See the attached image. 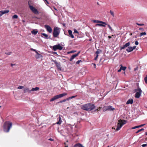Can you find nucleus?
<instances>
[{"mask_svg":"<svg viewBox=\"0 0 147 147\" xmlns=\"http://www.w3.org/2000/svg\"><path fill=\"white\" fill-rule=\"evenodd\" d=\"M46 1V2L47 3L49 4V2L47 1Z\"/></svg>","mask_w":147,"mask_h":147,"instance_id":"56","label":"nucleus"},{"mask_svg":"<svg viewBox=\"0 0 147 147\" xmlns=\"http://www.w3.org/2000/svg\"><path fill=\"white\" fill-rule=\"evenodd\" d=\"M80 53V51H79L76 54L73 55H72L69 59V61H71L75 57L78 55Z\"/></svg>","mask_w":147,"mask_h":147,"instance_id":"13","label":"nucleus"},{"mask_svg":"<svg viewBox=\"0 0 147 147\" xmlns=\"http://www.w3.org/2000/svg\"><path fill=\"white\" fill-rule=\"evenodd\" d=\"M29 8L32 11V12L36 14H39V12L33 6L30 5L29 4Z\"/></svg>","mask_w":147,"mask_h":147,"instance_id":"8","label":"nucleus"},{"mask_svg":"<svg viewBox=\"0 0 147 147\" xmlns=\"http://www.w3.org/2000/svg\"><path fill=\"white\" fill-rule=\"evenodd\" d=\"M31 92V90H29L28 88H25L24 90V93H30Z\"/></svg>","mask_w":147,"mask_h":147,"instance_id":"18","label":"nucleus"},{"mask_svg":"<svg viewBox=\"0 0 147 147\" xmlns=\"http://www.w3.org/2000/svg\"><path fill=\"white\" fill-rule=\"evenodd\" d=\"M67 94V93H62V94H59V95H58V98H61V97H63V96H66Z\"/></svg>","mask_w":147,"mask_h":147,"instance_id":"20","label":"nucleus"},{"mask_svg":"<svg viewBox=\"0 0 147 147\" xmlns=\"http://www.w3.org/2000/svg\"><path fill=\"white\" fill-rule=\"evenodd\" d=\"M68 32L69 34V35L72 38H74V36L72 34V31L71 30H69L68 31Z\"/></svg>","mask_w":147,"mask_h":147,"instance_id":"21","label":"nucleus"},{"mask_svg":"<svg viewBox=\"0 0 147 147\" xmlns=\"http://www.w3.org/2000/svg\"><path fill=\"white\" fill-rule=\"evenodd\" d=\"M68 146H65V147H67Z\"/></svg>","mask_w":147,"mask_h":147,"instance_id":"60","label":"nucleus"},{"mask_svg":"<svg viewBox=\"0 0 147 147\" xmlns=\"http://www.w3.org/2000/svg\"><path fill=\"white\" fill-rule=\"evenodd\" d=\"M121 69L120 68V69H119L117 71H118V72H120V71H121Z\"/></svg>","mask_w":147,"mask_h":147,"instance_id":"50","label":"nucleus"},{"mask_svg":"<svg viewBox=\"0 0 147 147\" xmlns=\"http://www.w3.org/2000/svg\"><path fill=\"white\" fill-rule=\"evenodd\" d=\"M45 27L47 31L50 33H51L52 32V29L51 27L49 25H45Z\"/></svg>","mask_w":147,"mask_h":147,"instance_id":"10","label":"nucleus"},{"mask_svg":"<svg viewBox=\"0 0 147 147\" xmlns=\"http://www.w3.org/2000/svg\"><path fill=\"white\" fill-rule=\"evenodd\" d=\"M146 34V33L145 32L141 33L139 35L140 37H141L143 35H145Z\"/></svg>","mask_w":147,"mask_h":147,"instance_id":"28","label":"nucleus"},{"mask_svg":"<svg viewBox=\"0 0 147 147\" xmlns=\"http://www.w3.org/2000/svg\"><path fill=\"white\" fill-rule=\"evenodd\" d=\"M145 134L146 135H147V132H146L145 133Z\"/></svg>","mask_w":147,"mask_h":147,"instance_id":"57","label":"nucleus"},{"mask_svg":"<svg viewBox=\"0 0 147 147\" xmlns=\"http://www.w3.org/2000/svg\"><path fill=\"white\" fill-rule=\"evenodd\" d=\"M110 13L111 14V15L113 16V17H114V13L113 12V11H112L111 10L110 11Z\"/></svg>","mask_w":147,"mask_h":147,"instance_id":"35","label":"nucleus"},{"mask_svg":"<svg viewBox=\"0 0 147 147\" xmlns=\"http://www.w3.org/2000/svg\"><path fill=\"white\" fill-rule=\"evenodd\" d=\"M136 47V46H134L133 47H129L127 49L126 51L128 52H131L134 49H135Z\"/></svg>","mask_w":147,"mask_h":147,"instance_id":"12","label":"nucleus"},{"mask_svg":"<svg viewBox=\"0 0 147 147\" xmlns=\"http://www.w3.org/2000/svg\"><path fill=\"white\" fill-rule=\"evenodd\" d=\"M100 52H101V51L100 50H97L96 52V55H98Z\"/></svg>","mask_w":147,"mask_h":147,"instance_id":"33","label":"nucleus"},{"mask_svg":"<svg viewBox=\"0 0 147 147\" xmlns=\"http://www.w3.org/2000/svg\"><path fill=\"white\" fill-rule=\"evenodd\" d=\"M93 22L95 23H99L95 25L96 26H100L105 27L106 25H107V24L106 22L94 20H93Z\"/></svg>","mask_w":147,"mask_h":147,"instance_id":"4","label":"nucleus"},{"mask_svg":"<svg viewBox=\"0 0 147 147\" xmlns=\"http://www.w3.org/2000/svg\"><path fill=\"white\" fill-rule=\"evenodd\" d=\"M98 56V55H96V57H95V58L94 59V60H96L97 59Z\"/></svg>","mask_w":147,"mask_h":147,"instance_id":"43","label":"nucleus"},{"mask_svg":"<svg viewBox=\"0 0 147 147\" xmlns=\"http://www.w3.org/2000/svg\"><path fill=\"white\" fill-rule=\"evenodd\" d=\"M74 147H84L82 144H78L75 145Z\"/></svg>","mask_w":147,"mask_h":147,"instance_id":"25","label":"nucleus"},{"mask_svg":"<svg viewBox=\"0 0 147 147\" xmlns=\"http://www.w3.org/2000/svg\"><path fill=\"white\" fill-rule=\"evenodd\" d=\"M144 130V129H143V128H142L139 130H138L137 131H136V134H137L139 132H140V131H143Z\"/></svg>","mask_w":147,"mask_h":147,"instance_id":"32","label":"nucleus"},{"mask_svg":"<svg viewBox=\"0 0 147 147\" xmlns=\"http://www.w3.org/2000/svg\"><path fill=\"white\" fill-rule=\"evenodd\" d=\"M74 33L79 34V32L76 29L74 30Z\"/></svg>","mask_w":147,"mask_h":147,"instance_id":"44","label":"nucleus"},{"mask_svg":"<svg viewBox=\"0 0 147 147\" xmlns=\"http://www.w3.org/2000/svg\"><path fill=\"white\" fill-rule=\"evenodd\" d=\"M135 92H136L135 94V97L137 98H139L141 96L142 91L141 88L138 87L137 89L135 90Z\"/></svg>","mask_w":147,"mask_h":147,"instance_id":"5","label":"nucleus"},{"mask_svg":"<svg viewBox=\"0 0 147 147\" xmlns=\"http://www.w3.org/2000/svg\"><path fill=\"white\" fill-rule=\"evenodd\" d=\"M109 147V146H108L107 147Z\"/></svg>","mask_w":147,"mask_h":147,"instance_id":"63","label":"nucleus"},{"mask_svg":"<svg viewBox=\"0 0 147 147\" xmlns=\"http://www.w3.org/2000/svg\"><path fill=\"white\" fill-rule=\"evenodd\" d=\"M135 44L136 45H138L139 43L138 41H136L135 42Z\"/></svg>","mask_w":147,"mask_h":147,"instance_id":"46","label":"nucleus"},{"mask_svg":"<svg viewBox=\"0 0 147 147\" xmlns=\"http://www.w3.org/2000/svg\"><path fill=\"white\" fill-rule=\"evenodd\" d=\"M59 28L57 27H55L54 30L53 32V36L54 37H57L59 35L60 33Z\"/></svg>","mask_w":147,"mask_h":147,"instance_id":"6","label":"nucleus"},{"mask_svg":"<svg viewBox=\"0 0 147 147\" xmlns=\"http://www.w3.org/2000/svg\"><path fill=\"white\" fill-rule=\"evenodd\" d=\"M103 111H111L115 110V108L111 106L105 107L103 108Z\"/></svg>","mask_w":147,"mask_h":147,"instance_id":"7","label":"nucleus"},{"mask_svg":"<svg viewBox=\"0 0 147 147\" xmlns=\"http://www.w3.org/2000/svg\"><path fill=\"white\" fill-rule=\"evenodd\" d=\"M31 50L32 51H35L36 53V52H37V51H36V50L35 49H34L32 48H31Z\"/></svg>","mask_w":147,"mask_h":147,"instance_id":"45","label":"nucleus"},{"mask_svg":"<svg viewBox=\"0 0 147 147\" xmlns=\"http://www.w3.org/2000/svg\"><path fill=\"white\" fill-rule=\"evenodd\" d=\"M53 53L56 54L57 55H58V54H57V53L56 52H54Z\"/></svg>","mask_w":147,"mask_h":147,"instance_id":"53","label":"nucleus"},{"mask_svg":"<svg viewBox=\"0 0 147 147\" xmlns=\"http://www.w3.org/2000/svg\"><path fill=\"white\" fill-rule=\"evenodd\" d=\"M144 80L145 83L147 84V75L145 77Z\"/></svg>","mask_w":147,"mask_h":147,"instance_id":"36","label":"nucleus"},{"mask_svg":"<svg viewBox=\"0 0 147 147\" xmlns=\"http://www.w3.org/2000/svg\"><path fill=\"white\" fill-rule=\"evenodd\" d=\"M108 27L111 30V31H112L113 29H112V28L111 27V26H110V25L108 24Z\"/></svg>","mask_w":147,"mask_h":147,"instance_id":"39","label":"nucleus"},{"mask_svg":"<svg viewBox=\"0 0 147 147\" xmlns=\"http://www.w3.org/2000/svg\"><path fill=\"white\" fill-rule=\"evenodd\" d=\"M9 12L8 10H5L3 11H0V17L1 16L3 15L8 13Z\"/></svg>","mask_w":147,"mask_h":147,"instance_id":"14","label":"nucleus"},{"mask_svg":"<svg viewBox=\"0 0 147 147\" xmlns=\"http://www.w3.org/2000/svg\"><path fill=\"white\" fill-rule=\"evenodd\" d=\"M108 38H111V37L110 36H108Z\"/></svg>","mask_w":147,"mask_h":147,"instance_id":"54","label":"nucleus"},{"mask_svg":"<svg viewBox=\"0 0 147 147\" xmlns=\"http://www.w3.org/2000/svg\"><path fill=\"white\" fill-rule=\"evenodd\" d=\"M38 32V31L37 30H34L31 31L32 33L34 35L36 34Z\"/></svg>","mask_w":147,"mask_h":147,"instance_id":"22","label":"nucleus"},{"mask_svg":"<svg viewBox=\"0 0 147 147\" xmlns=\"http://www.w3.org/2000/svg\"><path fill=\"white\" fill-rule=\"evenodd\" d=\"M92 64L94 65V68H96V64L94 63H92Z\"/></svg>","mask_w":147,"mask_h":147,"instance_id":"49","label":"nucleus"},{"mask_svg":"<svg viewBox=\"0 0 147 147\" xmlns=\"http://www.w3.org/2000/svg\"><path fill=\"white\" fill-rule=\"evenodd\" d=\"M39 89V88L38 87H36L35 88H32L31 90V91H35L38 90Z\"/></svg>","mask_w":147,"mask_h":147,"instance_id":"23","label":"nucleus"},{"mask_svg":"<svg viewBox=\"0 0 147 147\" xmlns=\"http://www.w3.org/2000/svg\"><path fill=\"white\" fill-rule=\"evenodd\" d=\"M136 70V69H134V70H135V71Z\"/></svg>","mask_w":147,"mask_h":147,"instance_id":"59","label":"nucleus"},{"mask_svg":"<svg viewBox=\"0 0 147 147\" xmlns=\"http://www.w3.org/2000/svg\"><path fill=\"white\" fill-rule=\"evenodd\" d=\"M75 52V51H69L67 53L68 54H69L70 53H74Z\"/></svg>","mask_w":147,"mask_h":147,"instance_id":"42","label":"nucleus"},{"mask_svg":"<svg viewBox=\"0 0 147 147\" xmlns=\"http://www.w3.org/2000/svg\"><path fill=\"white\" fill-rule=\"evenodd\" d=\"M42 34L45 37V38L47 39L48 38V35L47 34L44 33H42Z\"/></svg>","mask_w":147,"mask_h":147,"instance_id":"27","label":"nucleus"},{"mask_svg":"<svg viewBox=\"0 0 147 147\" xmlns=\"http://www.w3.org/2000/svg\"><path fill=\"white\" fill-rule=\"evenodd\" d=\"M76 96H72L69 97L67 98V100H69L70 99H71L73 98H75Z\"/></svg>","mask_w":147,"mask_h":147,"instance_id":"34","label":"nucleus"},{"mask_svg":"<svg viewBox=\"0 0 147 147\" xmlns=\"http://www.w3.org/2000/svg\"><path fill=\"white\" fill-rule=\"evenodd\" d=\"M52 61L53 62L56 64V65L59 70H61V67L60 63L57 62L56 60H53Z\"/></svg>","mask_w":147,"mask_h":147,"instance_id":"11","label":"nucleus"},{"mask_svg":"<svg viewBox=\"0 0 147 147\" xmlns=\"http://www.w3.org/2000/svg\"><path fill=\"white\" fill-rule=\"evenodd\" d=\"M59 121L58 122H57V124H58L60 125V124H61V122H62V121L61 120V118L60 117H59Z\"/></svg>","mask_w":147,"mask_h":147,"instance_id":"26","label":"nucleus"},{"mask_svg":"<svg viewBox=\"0 0 147 147\" xmlns=\"http://www.w3.org/2000/svg\"><path fill=\"white\" fill-rule=\"evenodd\" d=\"M140 127V125L136 126L134 127H132L131 128V129H136V128H139Z\"/></svg>","mask_w":147,"mask_h":147,"instance_id":"30","label":"nucleus"},{"mask_svg":"<svg viewBox=\"0 0 147 147\" xmlns=\"http://www.w3.org/2000/svg\"><path fill=\"white\" fill-rule=\"evenodd\" d=\"M12 52H8L7 53H5V54L7 55H10L11 54Z\"/></svg>","mask_w":147,"mask_h":147,"instance_id":"40","label":"nucleus"},{"mask_svg":"<svg viewBox=\"0 0 147 147\" xmlns=\"http://www.w3.org/2000/svg\"><path fill=\"white\" fill-rule=\"evenodd\" d=\"M133 102V100L132 99H129L126 102V104L128 105L129 104H132Z\"/></svg>","mask_w":147,"mask_h":147,"instance_id":"17","label":"nucleus"},{"mask_svg":"<svg viewBox=\"0 0 147 147\" xmlns=\"http://www.w3.org/2000/svg\"><path fill=\"white\" fill-rule=\"evenodd\" d=\"M139 30H143V29L142 28H140Z\"/></svg>","mask_w":147,"mask_h":147,"instance_id":"55","label":"nucleus"},{"mask_svg":"<svg viewBox=\"0 0 147 147\" xmlns=\"http://www.w3.org/2000/svg\"><path fill=\"white\" fill-rule=\"evenodd\" d=\"M62 47L59 44L58 45H54L53 47V49L54 51H56L57 49L61 50H62Z\"/></svg>","mask_w":147,"mask_h":147,"instance_id":"9","label":"nucleus"},{"mask_svg":"<svg viewBox=\"0 0 147 147\" xmlns=\"http://www.w3.org/2000/svg\"><path fill=\"white\" fill-rule=\"evenodd\" d=\"M82 62V61L81 60H79L76 62V64H78L80 62Z\"/></svg>","mask_w":147,"mask_h":147,"instance_id":"37","label":"nucleus"},{"mask_svg":"<svg viewBox=\"0 0 147 147\" xmlns=\"http://www.w3.org/2000/svg\"><path fill=\"white\" fill-rule=\"evenodd\" d=\"M24 88V87L21 86H19L18 88V89H21Z\"/></svg>","mask_w":147,"mask_h":147,"instance_id":"38","label":"nucleus"},{"mask_svg":"<svg viewBox=\"0 0 147 147\" xmlns=\"http://www.w3.org/2000/svg\"><path fill=\"white\" fill-rule=\"evenodd\" d=\"M95 107L94 105L91 103H88L82 106V109L84 110L87 111H91L94 109Z\"/></svg>","mask_w":147,"mask_h":147,"instance_id":"1","label":"nucleus"},{"mask_svg":"<svg viewBox=\"0 0 147 147\" xmlns=\"http://www.w3.org/2000/svg\"><path fill=\"white\" fill-rule=\"evenodd\" d=\"M18 18V16L16 15H15L12 16V18L13 19H17Z\"/></svg>","mask_w":147,"mask_h":147,"instance_id":"31","label":"nucleus"},{"mask_svg":"<svg viewBox=\"0 0 147 147\" xmlns=\"http://www.w3.org/2000/svg\"><path fill=\"white\" fill-rule=\"evenodd\" d=\"M135 38H137V36H135Z\"/></svg>","mask_w":147,"mask_h":147,"instance_id":"62","label":"nucleus"},{"mask_svg":"<svg viewBox=\"0 0 147 147\" xmlns=\"http://www.w3.org/2000/svg\"><path fill=\"white\" fill-rule=\"evenodd\" d=\"M58 97L57 95H56L52 98L50 100V102L53 101L57 99H58Z\"/></svg>","mask_w":147,"mask_h":147,"instance_id":"19","label":"nucleus"},{"mask_svg":"<svg viewBox=\"0 0 147 147\" xmlns=\"http://www.w3.org/2000/svg\"><path fill=\"white\" fill-rule=\"evenodd\" d=\"M23 21V22H25L24 21V20Z\"/></svg>","mask_w":147,"mask_h":147,"instance_id":"61","label":"nucleus"},{"mask_svg":"<svg viewBox=\"0 0 147 147\" xmlns=\"http://www.w3.org/2000/svg\"><path fill=\"white\" fill-rule=\"evenodd\" d=\"M120 66H121L120 68L121 69V70L125 71L127 68L126 67L123 66L122 65H120Z\"/></svg>","mask_w":147,"mask_h":147,"instance_id":"24","label":"nucleus"},{"mask_svg":"<svg viewBox=\"0 0 147 147\" xmlns=\"http://www.w3.org/2000/svg\"><path fill=\"white\" fill-rule=\"evenodd\" d=\"M67 100V98L66 99H64L63 100H61V101H60L59 102H58V103H61L63 102H65L66 101V100Z\"/></svg>","mask_w":147,"mask_h":147,"instance_id":"29","label":"nucleus"},{"mask_svg":"<svg viewBox=\"0 0 147 147\" xmlns=\"http://www.w3.org/2000/svg\"><path fill=\"white\" fill-rule=\"evenodd\" d=\"M36 55L35 56L36 58L38 59L42 57V56L41 54H39L37 52H36Z\"/></svg>","mask_w":147,"mask_h":147,"instance_id":"16","label":"nucleus"},{"mask_svg":"<svg viewBox=\"0 0 147 147\" xmlns=\"http://www.w3.org/2000/svg\"><path fill=\"white\" fill-rule=\"evenodd\" d=\"M145 125V124H142V125H140V127H142V126H143Z\"/></svg>","mask_w":147,"mask_h":147,"instance_id":"51","label":"nucleus"},{"mask_svg":"<svg viewBox=\"0 0 147 147\" xmlns=\"http://www.w3.org/2000/svg\"><path fill=\"white\" fill-rule=\"evenodd\" d=\"M49 140H50V141H53L54 140L52 139V138H49Z\"/></svg>","mask_w":147,"mask_h":147,"instance_id":"48","label":"nucleus"},{"mask_svg":"<svg viewBox=\"0 0 147 147\" xmlns=\"http://www.w3.org/2000/svg\"><path fill=\"white\" fill-rule=\"evenodd\" d=\"M115 146H114L113 147H115Z\"/></svg>","mask_w":147,"mask_h":147,"instance_id":"64","label":"nucleus"},{"mask_svg":"<svg viewBox=\"0 0 147 147\" xmlns=\"http://www.w3.org/2000/svg\"><path fill=\"white\" fill-rule=\"evenodd\" d=\"M136 24L140 26H142L144 25V24H138V23H136Z\"/></svg>","mask_w":147,"mask_h":147,"instance_id":"41","label":"nucleus"},{"mask_svg":"<svg viewBox=\"0 0 147 147\" xmlns=\"http://www.w3.org/2000/svg\"><path fill=\"white\" fill-rule=\"evenodd\" d=\"M54 9L55 10H57V9L55 8H54Z\"/></svg>","mask_w":147,"mask_h":147,"instance_id":"58","label":"nucleus"},{"mask_svg":"<svg viewBox=\"0 0 147 147\" xmlns=\"http://www.w3.org/2000/svg\"><path fill=\"white\" fill-rule=\"evenodd\" d=\"M12 123L11 122L7 121L4 123L3 127V130L5 132H8L11 127Z\"/></svg>","mask_w":147,"mask_h":147,"instance_id":"2","label":"nucleus"},{"mask_svg":"<svg viewBox=\"0 0 147 147\" xmlns=\"http://www.w3.org/2000/svg\"><path fill=\"white\" fill-rule=\"evenodd\" d=\"M130 45V43L129 42L126 43L122 47H121V50L125 48L129 47Z\"/></svg>","mask_w":147,"mask_h":147,"instance_id":"15","label":"nucleus"},{"mask_svg":"<svg viewBox=\"0 0 147 147\" xmlns=\"http://www.w3.org/2000/svg\"><path fill=\"white\" fill-rule=\"evenodd\" d=\"M15 65V64H11V66L12 67L14 65Z\"/></svg>","mask_w":147,"mask_h":147,"instance_id":"52","label":"nucleus"},{"mask_svg":"<svg viewBox=\"0 0 147 147\" xmlns=\"http://www.w3.org/2000/svg\"><path fill=\"white\" fill-rule=\"evenodd\" d=\"M147 146V144H143L142 145V146L143 147H144Z\"/></svg>","mask_w":147,"mask_h":147,"instance_id":"47","label":"nucleus"},{"mask_svg":"<svg viewBox=\"0 0 147 147\" xmlns=\"http://www.w3.org/2000/svg\"><path fill=\"white\" fill-rule=\"evenodd\" d=\"M118 122L115 130L116 131L119 130L123 126L127 123V121L120 119L119 120Z\"/></svg>","mask_w":147,"mask_h":147,"instance_id":"3","label":"nucleus"}]
</instances>
